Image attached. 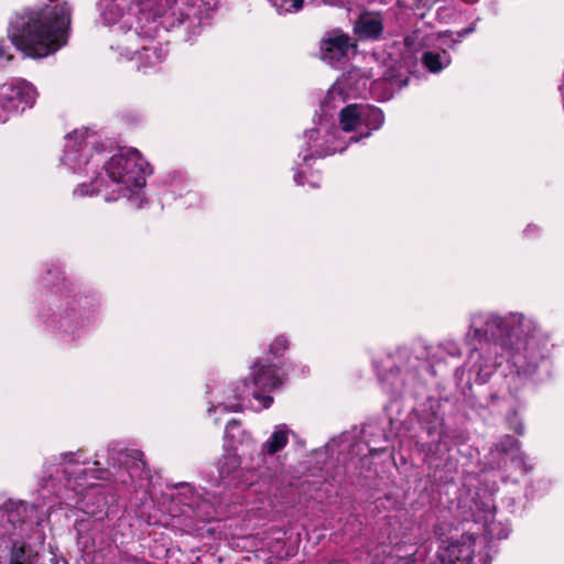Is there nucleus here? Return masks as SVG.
<instances>
[{"label":"nucleus","instance_id":"nucleus-1","mask_svg":"<svg viewBox=\"0 0 564 564\" xmlns=\"http://www.w3.org/2000/svg\"><path fill=\"white\" fill-rule=\"evenodd\" d=\"M93 134L88 129H76L65 137L61 163L74 173L91 174L90 184L74 189L75 196L101 195L106 202L139 196L150 173L148 162L139 151L128 150L106 159L100 151L93 152Z\"/></svg>","mask_w":564,"mask_h":564},{"label":"nucleus","instance_id":"nucleus-2","mask_svg":"<svg viewBox=\"0 0 564 564\" xmlns=\"http://www.w3.org/2000/svg\"><path fill=\"white\" fill-rule=\"evenodd\" d=\"M468 339L486 340L498 345L508 354V361L517 377L532 375L539 360L541 335L536 322L518 312L500 315L492 312H477L470 317Z\"/></svg>","mask_w":564,"mask_h":564},{"label":"nucleus","instance_id":"nucleus-3","mask_svg":"<svg viewBox=\"0 0 564 564\" xmlns=\"http://www.w3.org/2000/svg\"><path fill=\"white\" fill-rule=\"evenodd\" d=\"M384 115L369 104H348L339 110V128H330L326 121L304 134V149L299 153L304 164L314 158H324L344 151L349 143L369 138L382 127Z\"/></svg>","mask_w":564,"mask_h":564},{"label":"nucleus","instance_id":"nucleus-4","mask_svg":"<svg viewBox=\"0 0 564 564\" xmlns=\"http://www.w3.org/2000/svg\"><path fill=\"white\" fill-rule=\"evenodd\" d=\"M69 25L70 8L66 3L45 6L15 15L8 35L24 56L43 58L66 44Z\"/></svg>","mask_w":564,"mask_h":564},{"label":"nucleus","instance_id":"nucleus-5","mask_svg":"<svg viewBox=\"0 0 564 564\" xmlns=\"http://www.w3.org/2000/svg\"><path fill=\"white\" fill-rule=\"evenodd\" d=\"M139 7L138 22L134 28L122 31L117 40V48L127 58L142 51V58L149 65L163 59L162 51L152 46L159 25L156 18H164L173 9L175 0H132Z\"/></svg>","mask_w":564,"mask_h":564},{"label":"nucleus","instance_id":"nucleus-6","mask_svg":"<svg viewBox=\"0 0 564 564\" xmlns=\"http://www.w3.org/2000/svg\"><path fill=\"white\" fill-rule=\"evenodd\" d=\"M250 377L252 386L247 380L242 381L241 386L224 391L221 400H216L208 412H215L221 409L226 412H238L242 409V401L252 395L261 403V409H268L273 399L268 395H262L261 391H272L282 384V378L278 375L275 367L268 362H257L251 367Z\"/></svg>","mask_w":564,"mask_h":564},{"label":"nucleus","instance_id":"nucleus-7","mask_svg":"<svg viewBox=\"0 0 564 564\" xmlns=\"http://www.w3.org/2000/svg\"><path fill=\"white\" fill-rule=\"evenodd\" d=\"M7 521L12 524L13 532L0 536V564H37V553L23 541L25 528L19 510L8 511Z\"/></svg>","mask_w":564,"mask_h":564},{"label":"nucleus","instance_id":"nucleus-8","mask_svg":"<svg viewBox=\"0 0 564 564\" xmlns=\"http://www.w3.org/2000/svg\"><path fill=\"white\" fill-rule=\"evenodd\" d=\"M36 97L35 87L25 79L14 78L0 85V122L32 108Z\"/></svg>","mask_w":564,"mask_h":564},{"label":"nucleus","instance_id":"nucleus-9","mask_svg":"<svg viewBox=\"0 0 564 564\" xmlns=\"http://www.w3.org/2000/svg\"><path fill=\"white\" fill-rule=\"evenodd\" d=\"M235 431H240L239 424L236 420H231L227 423L225 430V454L219 460V474L223 478L232 476V479L237 481V484L248 487L253 484L256 471L253 469L242 468L240 456L236 449L231 448L229 441L236 437Z\"/></svg>","mask_w":564,"mask_h":564},{"label":"nucleus","instance_id":"nucleus-10","mask_svg":"<svg viewBox=\"0 0 564 564\" xmlns=\"http://www.w3.org/2000/svg\"><path fill=\"white\" fill-rule=\"evenodd\" d=\"M451 534L441 540L436 552V560L430 564H473V542L470 538Z\"/></svg>","mask_w":564,"mask_h":564},{"label":"nucleus","instance_id":"nucleus-11","mask_svg":"<svg viewBox=\"0 0 564 564\" xmlns=\"http://www.w3.org/2000/svg\"><path fill=\"white\" fill-rule=\"evenodd\" d=\"M357 43L340 30H334L322 41V59L332 66H337L355 54Z\"/></svg>","mask_w":564,"mask_h":564},{"label":"nucleus","instance_id":"nucleus-12","mask_svg":"<svg viewBox=\"0 0 564 564\" xmlns=\"http://www.w3.org/2000/svg\"><path fill=\"white\" fill-rule=\"evenodd\" d=\"M384 30V13L364 11L354 23L352 31L359 40L378 41Z\"/></svg>","mask_w":564,"mask_h":564},{"label":"nucleus","instance_id":"nucleus-13","mask_svg":"<svg viewBox=\"0 0 564 564\" xmlns=\"http://www.w3.org/2000/svg\"><path fill=\"white\" fill-rule=\"evenodd\" d=\"M372 76V74H367L359 68H351L336 82H345L343 88L346 90L347 96L351 98L364 94Z\"/></svg>","mask_w":564,"mask_h":564},{"label":"nucleus","instance_id":"nucleus-14","mask_svg":"<svg viewBox=\"0 0 564 564\" xmlns=\"http://www.w3.org/2000/svg\"><path fill=\"white\" fill-rule=\"evenodd\" d=\"M496 449L510 457V459L519 467H521L524 473H528L532 469L530 459L525 456L524 453L520 451L519 441L512 436L507 435L501 438V441L496 444Z\"/></svg>","mask_w":564,"mask_h":564},{"label":"nucleus","instance_id":"nucleus-15","mask_svg":"<svg viewBox=\"0 0 564 564\" xmlns=\"http://www.w3.org/2000/svg\"><path fill=\"white\" fill-rule=\"evenodd\" d=\"M57 327L68 340L79 338L84 330L85 324L78 313L74 310L64 312L57 322Z\"/></svg>","mask_w":564,"mask_h":564},{"label":"nucleus","instance_id":"nucleus-16","mask_svg":"<svg viewBox=\"0 0 564 564\" xmlns=\"http://www.w3.org/2000/svg\"><path fill=\"white\" fill-rule=\"evenodd\" d=\"M343 84H345V82H335L322 101L321 109L325 117L328 116L332 110L343 106L347 99L350 98L343 88Z\"/></svg>","mask_w":564,"mask_h":564},{"label":"nucleus","instance_id":"nucleus-17","mask_svg":"<svg viewBox=\"0 0 564 564\" xmlns=\"http://www.w3.org/2000/svg\"><path fill=\"white\" fill-rule=\"evenodd\" d=\"M290 430L286 425H276L273 433L262 445V452L268 455H274L282 451L289 442Z\"/></svg>","mask_w":564,"mask_h":564},{"label":"nucleus","instance_id":"nucleus-18","mask_svg":"<svg viewBox=\"0 0 564 564\" xmlns=\"http://www.w3.org/2000/svg\"><path fill=\"white\" fill-rule=\"evenodd\" d=\"M123 0H99L98 9L100 18L106 24H113L123 15L122 6L120 2Z\"/></svg>","mask_w":564,"mask_h":564},{"label":"nucleus","instance_id":"nucleus-19","mask_svg":"<svg viewBox=\"0 0 564 564\" xmlns=\"http://www.w3.org/2000/svg\"><path fill=\"white\" fill-rule=\"evenodd\" d=\"M423 64L432 73H438L447 67L451 63L449 54L446 51L442 52H425L423 54Z\"/></svg>","mask_w":564,"mask_h":564},{"label":"nucleus","instance_id":"nucleus-20","mask_svg":"<svg viewBox=\"0 0 564 564\" xmlns=\"http://www.w3.org/2000/svg\"><path fill=\"white\" fill-rule=\"evenodd\" d=\"M193 12L187 13V18L193 15L194 18L202 21L205 18H208L209 12L214 11L218 6V0H191Z\"/></svg>","mask_w":564,"mask_h":564},{"label":"nucleus","instance_id":"nucleus-21","mask_svg":"<svg viewBox=\"0 0 564 564\" xmlns=\"http://www.w3.org/2000/svg\"><path fill=\"white\" fill-rule=\"evenodd\" d=\"M82 458H83L82 451L65 452V453L58 454L57 456H52L48 462L51 464L61 465V466L67 468L75 464H79V463L85 464L86 462Z\"/></svg>","mask_w":564,"mask_h":564},{"label":"nucleus","instance_id":"nucleus-22","mask_svg":"<svg viewBox=\"0 0 564 564\" xmlns=\"http://www.w3.org/2000/svg\"><path fill=\"white\" fill-rule=\"evenodd\" d=\"M316 4H329V6H348L352 0H312ZM409 3H405V7L409 8H421V7H431L437 0H409Z\"/></svg>","mask_w":564,"mask_h":564},{"label":"nucleus","instance_id":"nucleus-23","mask_svg":"<svg viewBox=\"0 0 564 564\" xmlns=\"http://www.w3.org/2000/svg\"><path fill=\"white\" fill-rule=\"evenodd\" d=\"M279 14L294 13L303 8L304 0H269Z\"/></svg>","mask_w":564,"mask_h":564},{"label":"nucleus","instance_id":"nucleus-24","mask_svg":"<svg viewBox=\"0 0 564 564\" xmlns=\"http://www.w3.org/2000/svg\"><path fill=\"white\" fill-rule=\"evenodd\" d=\"M289 347V340L285 336L281 335L273 339V341L270 344V352L272 355H281L283 351H285Z\"/></svg>","mask_w":564,"mask_h":564},{"label":"nucleus","instance_id":"nucleus-25","mask_svg":"<svg viewBox=\"0 0 564 564\" xmlns=\"http://www.w3.org/2000/svg\"><path fill=\"white\" fill-rule=\"evenodd\" d=\"M496 364H498V361L495 364L485 362L480 364L479 366L474 365L473 369L477 372L482 381H486L492 375Z\"/></svg>","mask_w":564,"mask_h":564},{"label":"nucleus","instance_id":"nucleus-26","mask_svg":"<svg viewBox=\"0 0 564 564\" xmlns=\"http://www.w3.org/2000/svg\"><path fill=\"white\" fill-rule=\"evenodd\" d=\"M141 456H142V453H140L139 451H131L130 453H128V452L119 453L118 462H119V464H127L128 458L131 457L133 459H138L140 462V464L143 465V462L141 460Z\"/></svg>","mask_w":564,"mask_h":564},{"label":"nucleus","instance_id":"nucleus-27","mask_svg":"<svg viewBox=\"0 0 564 564\" xmlns=\"http://www.w3.org/2000/svg\"><path fill=\"white\" fill-rule=\"evenodd\" d=\"M441 349H445L451 356L459 355V348L453 341H446L440 345Z\"/></svg>","mask_w":564,"mask_h":564},{"label":"nucleus","instance_id":"nucleus-28","mask_svg":"<svg viewBox=\"0 0 564 564\" xmlns=\"http://www.w3.org/2000/svg\"><path fill=\"white\" fill-rule=\"evenodd\" d=\"M294 181L299 185H305L306 181L304 180V172L303 171H296L294 174Z\"/></svg>","mask_w":564,"mask_h":564},{"label":"nucleus","instance_id":"nucleus-29","mask_svg":"<svg viewBox=\"0 0 564 564\" xmlns=\"http://www.w3.org/2000/svg\"><path fill=\"white\" fill-rule=\"evenodd\" d=\"M12 59V56L10 54H7L4 51L3 45H0V65H2V61L10 62Z\"/></svg>","mask_w":564,"mask_h":564},{"label":"nucleus","instance_id":"nucleus-30","mask_svg":"<svg viewBox=\"0 0 564 564\" xmlns=\"http://www.w3.org/2000/svg\"><path fill=\"white\" fill-rule=\"evenodd\" d=\"M514 431L518 433V434H523V431H524V427L522 424H519L514 427Z\"/></svg>","mask_w":564,"mask_h":564},{"label":"nucleus","instance_id":"nucleus-31","mask_svg":"<svg viewBox=\"0 0 564 564\" xmlns=\"http://www.w3.org/2000/svg\"><path fill=\"white\" fill-rule=\"evenodd\" d=\"M400 552H401V547H398V549H397V556H398V557H404L403 555H401V554H400Z\"/></svg>","mask_w":564,"mask_h":564},{"label":"nucleus","instance_id":"nucleus-32","mask_svg":"<svg viewBox=\"0 0 564 564\" xmlns=\"http://www.w3.org/2000/svg\"><path fill=\"white\" fill-rule=\"evenodd\" d=\"M307 183H308L311 186H313V187L317 186V183H316L315 181H310V182H307Z\"/></svg>","mask_w":564,"mask_h":564}]
</instances>
